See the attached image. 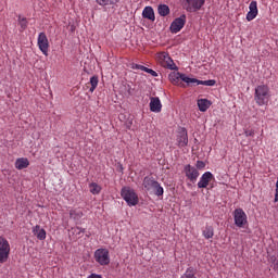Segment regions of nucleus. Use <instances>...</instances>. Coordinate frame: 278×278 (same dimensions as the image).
<instances>
[{
    "mask_svg": "<svg viewBox=\"0 0 278 278\" xmlns=\"http://www.w3.org/2000/svg\"><path fill=\"white\" fill-rule=\"evenodd\" d=\"M142 186L148 192H153V194H155L156 197L164 195V188H162L160 182H157V180H155V178L151 176H146L143 178Z\"/></svg>",
    "mask_w": 278,
    "mask_h": 278,
    "instance_id": "nucleus-1",
    "label": "nucleus"
},
{
    "mask_svg": "<svg viewBox=\"0 0 278 278\" xmlns=\"http://www.w3.org/2000/svg\"><path fill=\"white\" fill-rule=\"evenodd\" d=\"M268 92L269 89L266 85H260L255 88L254 100L257 105H268V101L270 100V94Z\"/></svg>",
    "mask_w": 278,
    "mask_h": 278,
    "instance_id": "nucleus-2",
    "label": "nucleus"
},
{
    "mask_svg": "<svg viewBox=\"0 0 278 278\" xmlns=\"http://www.w3.org/2000/svg\"><path fill=\"white\" fill-rule=\"evenodd\" d=\"M122 198L129 206L138 205V194H136V191L129 187H124L122 189Z\"/></svg>",
    "mask_w": 278,
    "mask_h": 278,
    "instance_id": "nucleus-3",
    "label": "nucleus"
},
{
    "mask_svg": "<svg viewBox=\"0 0 278 278\" xmlns=\"http://www.w3.org/2000/svg\"><path fill=\"white\" fill-rule=\"evenodd\" d=\"M10 258V243L5 238L0 237V264H5Z\"/></svg>",
    "mask_w": 278,
    "mask_h": 278,
    "instance_id": "nucleus-4",
    "label": "nucleus"
},
{
    "mask_svg": "<svg viewBox=\"0 0 278 278\" xmlns=\"http://www.w3.org/2000/svg\"><path fill=\"white\" fill-rule=\"evenodd\" d=\"M94 260L100 266H108V264H110V251L106 249H98L94 252Z\"/></svg>",
    "mask_w": 278,
    "mask_h": 278,
    "instance_id": "nucleus-5",
    "label": "nucleus"
},
{
    "mask_svg": "<svg viewBox=\"0 0 278 278\" xmlns=\"http://www.w3.org/2000/svg\"><path fill=\"white\" fill-rule=\"evenodd\" d=\"M159 58H160L159 62L161 63L162 66H164V68H169V71H179V67H177V65L175 64L173 59L168 55V53L162 52L159 55Z\"/></svg>",
    "mask_w": 278,
    "mask_h": 278,
    "instance_id": "nucleus-6",
    "label": "nucleus"
},
{
    "mask_svg": "<svg viewBox=\"0 0 278 278\" xmlns=\"http://www.w3.org/2000/svg\"><path fill=\"white\" fill-rule=\"evenodd\" d=\"M185 25H186V14H182L172 22L169 29L172 34H179V31L184 29Z\"/></svg>",
    "mask_w": 278,
    "mask_h": 278,
    "instance_id": "nucleus-7",
    "label": "nucleus"
},
{
    "mask_svg": "<svg viewBox=\"0 0 278 278\" xmlns=\"http://www.w3.org/2000/svg\"><path fill=\"white\" fill-rule=\"evenodd\" d=\"M233 218L236 227L242 228L247 225V213L242 208H236L233 211Z\"/></svg>",
    "mask_w": 278,
    "mask_h": 278,
    "instance_id": "nucleus-8",
    "label": "nucleus"
},
{
    "mask_svg": "<svg viewBox=\"0 0 278 278\" xmlns=\"http://www.w3.org/2000/svg\"><path fill=\"white\" fill-rule=\"evenodd\" d=\"M187 12H199L205 5V0H186Z\"/></svg>",
    "mask_w": 278,
    "mask_h": 278,
    "instance_id": "nucleus-9",
    "label": "nucleus"
},
{
    "mask_svg": "<svg viewBox=\"0 0 278 278\" xmlns=\"http://www.w3.org/2000/svg\"><path fill=\"white\" fill-rule=\"evenodd\" d=\"M38 47L43 53V55H47L49 52V39L47 38V35L45 33H40L38 36Z\"/></svg>",
    "mask_w": 278,
    "mask_h": 278,
    "instance_id": "nucleus-10",
    "label": "nucleus"
},
{
    "mask_svg": "<svg viewBox=\"0 0 278 278\" xmlns=\"http://www.w3.org/2000/svg\"><path fill=\"white\" fill-rule=\"evenodd\" d=\"M185 175L192 184L199 179V169L192 167L190 164L185 166Z\"/></svg>",
    "mask_w": 278,
    "mask_h": 278,
    "instance_id": "nucleus-11",
    "label": "nucleus"
},
{
    "mask_svg": "<svg viewBox=\"0 0 278 278\" xmlns=\"http://www.w3.org/2000/svg\"><path fill=\"white\" fill-rule=\"evenodd\" d=\"M184 75L179 72H172L168 75V79L169 81L174 85V86H180L181 88H186V85L179 83V81H184Z\"/></svg>",
    "mask_w": 278,
    "mask_h": 278,
    "instance_id": "nucleus-12",
    "label": "nucleus"
},
{
    "mask_svg": "<svg viewBox=\"0 0 278 278\" xmlns=\"http://www.w3.org/2000/svg\"><path fill=\"white\" fill-rule=\"evenodd\" d=\"M212 179H214V174H212L211 172L204 173L201 176L200 181L198 182V188H207Z\"/></svg>",
    "mask_w": 278,
    "mask_h": 278,
    "instance_id": "nucleus-13",
    "label": "nucleus"
},
{
    "mask_svg": "<svg viewBox=\"0 0 278 278\" xmlns=\"http://www.w3.org/2000/svg\"><path fill=\"white\" fill-rule=\"evenodd\" d=\"M150 110L155 113L162 112V101H160L159 97L150 98Z\"/></svg>",
    "mask_w": 278,
    "mask_h": 278,
    "instance_id": "nucleus-14",
    "label": "nucleus"
},
{
    "mask_svg": "<svg viewBox=\"0 0 278 278\" xmlns=\"http://www.w3.org/2000/svg\"><path fill=\"white\" fill-rule=\"evenodd\" d=\"M249 12L247 14V21L251 22L257 16V1H252L249 5Z\"/></svg>",
    "mask_w": 278,
    "mask_h": 278,
    "instance_id": "nucleus-15",
    "label": "nucleus"
},
{
    "mask_svg": "<svg viewBox=\"0 0 278 278\" xmlns=\"http://www.w3.org/2000/svg\"><path fill=\"white\" fill-rule=\"evenodd\" d=\"M177 142L179 147H188V131L182 129L177 137Z\"/></svg>",
    "mask_w": 278,
    "mask_h": 278,
    "instance_id": "nucleus-16",
    "label": "nucleus"
},
{
    "mask_svg": "<svg viewBox=\"0 0 278 278\" xmlns=\"http://www.w3.org/2000/svg\"><path fill=\"white\" fill-rule=\"evenodd\" d=\"M143 18H148V21H155V12L152 7H146L142 11Z\"/></svg>",
    "mask_w": 278,
    "mask_h": 278,
    "instance_id": "nucleus-17",
    "label": "nucleus"
},
{
    "mask_svg": "<svg viewBox=\"0 0 278 278\" xmlns=\"http://www.w3.org/2000/svg\"><path fill=\"white\" fill-rule=\"evenodd\" d=\"M210 105H212V102L207 99L198 100V108L200 112H207V110H210Z\"/></svg>",
    "mask_w": 278,
    "mask_h": 278,
    "instance_id": "nucleus-18",
    "label": "nucleus"
},
{
    "mask_svg": "<svg viewBox=\"0 0 278 278\" xmlns=\"http://www.w3.org/2000/svg\"><path fill=\"white\" fill-rule=\"evenodd\" d=\"M33 233L38 238V240H45L47 238V231L38 225L34 227Z\"/></svg>",
    "mask_w": 278,
    "mask_h": 278,
    "instance_id": "nucleus-19",
    "label": "nucleus"
},
{
    "mask_svg": "<svg viewBox=\"0 0 278 278\" xmlns=\"http://www.w3.org/2000/svg\"><path fill=\"white\" fill-rule=\"evenodd\" d=\"M27 166H29V160L25 157L17 159L15 162V168H17V170H23V168H27Z\"/></svg>",
    "mask_w": 278,
    "mask_h": 278,
    "instance_id": "nucleus-20",
    "label": "nucleus"
},
{
    "mask_svg": "<svg viewBox=\"0 0 278 278\" xmlns=\"http://www.w3.org/2000/svg\"><path fill=\"white\" fill-rule=\"evenodd\" d=\"M182 81L187 84V86H194V84H197V86H201V80L188 77L186 74L182 76Z\"/></svg>",
    "mask_w": 278,
    "mask_h": 278,
    "instance_id": "nucleus-21",
    "label": "nucleus"
},
{
    "mask_svg": "<svg viewBox=\"0 0 278 278\" xmlns=\"http://www.w3.org/2000/svg\"><path fill=\"white\" fill-rule=\"evenodd\" d=\"M157 12L160 16H168V14H170V8H168L166 4H160L157 7Z\"/></svg>",
    "mask_w": 278,
    "mask_h": 278,
    "instance_id": "nucleus-22",
    "label": "nucleus"
},
{
    "mask_svg": "<svg viewBox=\"0 0 278 278\" xmlns=\"http://www.w3.org/2000/svg\"><path fill=\"white\" fill-rule=\"evenodd\" d=\"M203 236L206 238V240H210V238H214V227L206 226L203 230Z\"/></svg>",
    "mask_w": 278,
    "mask_h": 278,
    "instance_id": "nucleus-23",
    "label": "nucleus"
},
{
    "mask_svg": "<svg viewBox=\"0 0 278 278\" xmlns=\"http://www.w3.org/2000/svg\"><path fill=\"white\" fill-rule=\"evenodd\" d=\"M197 269L189 267L180 278H197Z\"/></svg>",
    "mask_w": 278,
    "mask_h": 278,
    "instance_id": "nucleus-24",
    "label": "nucleus"
},
{
    "mask_svg": "<svg viewBox=\"0 0 278 278\" xmlns=\"http://www.w3.org/2000/svg\"><path fill=\"white\" fill-rule=\"evenodd\" d=\"M90 85H91V87H90L89 91L94 92V90H97V86H99V76H92L90 78Z\"/></svg>",
    "mask_w": 278,
    "mask_h": 278,
    "instance_id": "nucleus-25",
    "label": "nucleus"
},
{
    "mask_svg": "<svg viewBox=\"0 0 278 278\" xmlns=\"http://www.w3.org/2000/svg\"><path fill=\"white\" fill-rule=\"evenodd\" d=\"M119 0H96V2L98 3V5H116V3H118Z\"/></svg>",
    "mask_w": 278,
    "mask_h": 278,
    "instance_id": "nucleus-26",
    "label": "nucleus"
},
{
    "mask_svg": "<svg viewBox=\"0 0 278 278\" xmlns=\"http://www.w3.org/2000/svg\"><path fill=\"white\" fill-rule=\"evenodd\" d=\"M89 187H90L91 194H99V192H101V187L99 185H97V182L90 184Z\"/></svg>",
    "mask_w": 278,
    "mask_h": 278,
    "instance_id": "nucleus-27",
    "label": "nucleus"
},
{
    "mask_svg": "<svg viewBox=\"0 0 278 278\" xmlns=\"http://www.w3.org/2000/svg\"><path fill=\"white\" fill-rule=\"evenodd\" d=\"M130 68H132V71H143L146 73L148 67L140 64L132 63L130 64Z\"/></svg>",
    "mask_w": 278,
    "mask_h": 278,
    "instance_id": "nucleus-28",
    "label": "nucleus"
},
{
    "mask_svg": "<svg viewBox=\"0 0 278 278\" xmlns=\"http://www.w3.org/2000/svg\"><path fill=\"white\" fill-rule=\"evenodd\" d=\"M200 86H216L215 79L200 80Z\"/></svg>",
    "mask_w": 278,
    "mask_h": 278,
    "instance_id": "nucleus-29",
    "label": "nucleus"
},
{
    "mask_svg": "<svg viewBox=\"0 0 278 278\" xmlns=\"http://www.w3.org/2000/svg\"><path fill=\"white\" fill-rule=\"evenodd\" d=\"M20 25H21L22 29H27V18H25V17L20 18Z\"/></svg>",
    "mask_w": 278,
    "mask_h": 278,
    "instance_id": "nucleus-30",
    "label": "nucleus"
},
{
    "mask_svg": "<svg viewBox=\"0 0 278 278\" xmlns=\"http://www.w3.org/2000/svg\"><path fill=\"white\" fill-rule=\"evenodd\" d=\"M195 166L199 170H202V168H205V162L198 161Z\"/></svg>",
    "mask_w": 278,
    "mask_h": 278,
    "instance_id": "nucleus-31",
    "label": "nucleus"
},
{
    "mask_svg": "<svg viewBox=\"0 0 278 278\" xmlns=\"http://www.w3.org/2000/svg\"><path fill=\"white\" fill-rule=\"evenodd\" d=\"M146 73H149V75H152V77H157V72L147 67Z\"/></svg>",
    "mask_w": 278,
    "mask_h": 278,
    "instance_id": "nucleus-32",
    "label": "nucleus"
},
{
    "mask_svg": "<svg viewBox=\"0 0 278 278\" xmlns=\"http://www.w3.org/2000/svg\"><path fill=\"white\" fill-rule=\"evenodd\" d=\"M244 134H245L247 137H249V136H250V137L255 136V131L252 130V129H251V130H245Z\"/></svg>",
    "mask_w": 278,
    "mask_h": 278,
    "instance_id": "nucleus-33",
    "label": "nucleus"
},
{
    "mask_svg": "<svg viewBox=\"0 0 278 278\" xmlns=\"http://www.w3.org/2000/svg\"><path fill=\"white\" fill-rule=\"evenodd\" d=\"M75 233H77L79 236V233H84L86 231V229H81L79 227L74 229Z\"/></svg>",
    "mask_w": 278,
    "mask_h": 278,
    "instance_id": "nucleus-34",
    "label": "nucleus"
}]
</instances>
